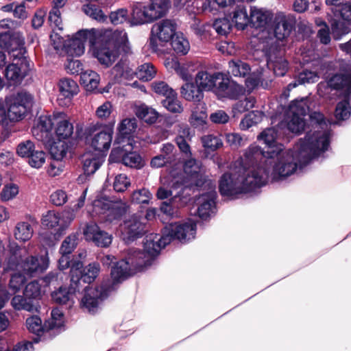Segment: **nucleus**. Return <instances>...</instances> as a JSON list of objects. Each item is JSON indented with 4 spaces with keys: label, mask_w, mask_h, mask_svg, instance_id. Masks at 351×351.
<instances>
[{
    "label": "nucleus",
    "mask_w": 351,
    "mask_h": 351,
    "mask_svg": "<svg viewBox=\"0 0 351 351\" xmlns=\"http://www.w3.org/2000/svg\"><path fill=\"white\" fill-rule=\"evenodd\" d=\"M328 147L327 130L306 135L293 149L280 145L275 149L264 152L259 146L251 145L234 162L230 172L221 176L219 192L222 196L235 199L265 186L269 178L273 181L284 180Z\"/></svg>",
    "instance_id": "1"
},
{
    "label": "nucleus",
    "mask_w": 351,
    "mask_h": 351,
    "mask_svg": "<svg viewBox=\"0 0 351 351\" xmlns=\"http://www.w3.org/2000/svg\"><path fill=\"white\" fill-rule=\"evenodd\" d=\"M196 223L192 219L182 223H170L165 228L162 235L150 234L145 238L143 252L136 249H128L130 260L134 268L143 270L151 265L162 247L176 239L181 243H186L195 239Z\"/></svg>",
    "instance_id": "2"
},
{
    "label": "nucleus",
    "mask_w": 351,
    "mask_h": 351,
    "mask_svg": "<svg viewBox=\"0 0 351 351\" xmlns=\"http://www.w3.org/2000/svg\"><path fill=\"white\" fill-rule=\"evenodd\" d=\"M126 251L124 258L117 262L112 268L111 280L103 283L100 287H87L84 289V295L81 300V307L90 313L97 312L103 300L109 293L117 289L119 285L129 276L140 271L139 268H134Z\"/></svg>",
    "instance_id": "3"
},
{
    "label": "nucleus",
    "mask_w": 351,
    "mask_h": 351,
    "mask_svg": "<svg viewBox=\"0 0 351 351\" xmlns=\"http://www.w3.org/2000/svg\"><path fill=\"white\" fill-rule=\"evenodd\" d=\"M101 38L97 45L92 46L93 54L98 61L106 66H110L121 54L127 56L132 53L128 35L123 30L112 31L99 29Z\"/></svg>",
    "instance_id": "4"
},
{
    "label": "nucleus",
    "mask_w": 351,
    "mask_h": 351,
    "mask_svg": "<svg viewBox=\"0 0 351 351\" xmlns=\"http://www.w3.org/2000/svg\"><path fill=\"white\" fill-rule=\"evenodd\" d=\"M10 256L4 271L15 269L28 276H33L45 270L48 267L45 258L29 254L25 247H20L12 242L9 244Z\"/></svg>",
    "instance_id": "5"
},
{
    "label": "nucleus",
    "mask_w": 351,
    "mask_h": 351,
    "mask_svg": "<svg viewBox=\"0 0 351 351\" xmlns=\"http://www.w3.org/2000/svg\"><path fill=\"white\" fill-rule=\"evenodd\" d=\"M101 38V32L99 29H82L78 31L75 36L67 40L66 43L62 38H58V34L51 36L53 47L58 51L65 49L66 52L71 56H80L85 51V43H88L90 47L97 45Z\"/></svg>",
    "instance_id": "6"
},
{
    "label": "nucleus",
    "mask_w": 351,
    "mask_h": 351,
    "mask_svg": "<svg viewBox=\"0 0 351 351\" xmlns=\"http://www.w3.org/2000/svg\"><path fill=\"white\" fill-rule=\"evenodd\" d=\"M195 83L202 90H213L222 97L236 99L241 90L239 86L231 84L228 77L220 72L200 71L196 74Z\"/></svg>",
    "instance_id": "7"
},
{
    "label": "nucleus",
    "mask_w": 351,
    "mask_h": 351,
    "mask_svg": "<svg viewBox=\"0 0 351 351\" xmlns=\"http://www.w3.org/2000/svg\"><path fill=\"white\" fill-rule=\"evenodd\" d=\"M10 123L18 122L25 118L33 105L31 94L21 91L8 96L4 99Z\"/></svg>",
    "instance_id": "8"
},
{
    "label": "nucleus",
    "mask_w": 351,
    "mask_h": 351,
    "mask_svg": "<svg viewBox=\"0 0 351 351\" xmlns=\"http://www.w3.org/2000/svg\"><path fill=\"white\" fill-rule=\"evenodd\" d=\"M263 51L267 58V65L277 76H283L288 69V62L285 58V49L278 43L270 39L263 47Z\"/></svg>",
    "instance_id": "9"
},
{
    "label": "nucleus",
    "mask_w": 351,
    "mask_h": 351,
    "mask_svg": "<svg viewBox=\"0 0 351 351\" xmlns=\"http://www.w3.org/2000/svg\"><path fill=\"white\" fill-rule=\"evenodd\" d=\"M309 99L307 97L293 101L289 106V113L291 114L289 121L288 129L293 133L300 134L306 125L304 117L309 112Z\"/></svg>",
    "instance_id": "10"
},
{
    "label": "nucleus",
    "mask_w": 351,
    "mask_h": 351,
    "mask_svg": "<svg viewBox=\"0 0 351 351\" xmlns=\"http://www.w3.org/2000/svg\"><path fill=\"white\" fill-rule=\"evenodd\" d=\"M23 35L19 32L0 33V48L5 49L14 59L21 60L26 53Z\"/></svg>",
    "instance_id": "11"
},
{
    "label": "nucleus",
    "mask_w": 351,
    "mask_h": 351,
    "mask_svg": "<svg viewBox=\"0 0 351 351\" xmlns=\"http://www.w3.org/2000/svg\"><path fill=\"white\" fill-rule=\"evenodd\" d=\"M165 14L154 4L134 3L132 5L131 24L132 25H143L152 23Z\"/></svg>",
    "instance_id": "12"
},
{
    "label": "nucleus",
    "mask_w": 351,
    "mask_h": 351,
    "mask_svg": "<svg viewBox=\"0 0 351 351\" xmlns=\"http://www.w3.org/2000/svg\"><path fill=\"white\" fill-rule=\"evenodd\" d=\"M145 219L138 214H134L126 219L121 226L122 238L129 243L140 238L146 232Z\"/></svg>",
    "instance_id": "13"
},
{
    "label": "nucleus",
    "mask_w": 351,
    "mask_h": 351,
    "mask_svg": "<svg viewBox=\"0 0 351 351\" xmlns=\"http://www.w3.org/2000/svg\"><path fill=\"white\" fill-rule=\"evenodd\" d=\"M77 274V270L73 268L71 269V284L69 287H60L58 290L52 292V300L59 304H67L71 306L73 304V296L77 291H80V287L77 285L79 281L77 275L76 274V280L74 274Z\"/></svg>",
    "instance_id": "14"
},
{
    "label": "nucleus",
    "mask_w": 351,
    "mask_h": 351,
    "mask_svg": "<svg viewBox=\"0 0 351 351\" xmlns=\"http://www.w3.org/2000/svg\"><path fill=\"white\" fill-rule=\"evenodd\" d=\"M217 193L214 189L208 192L202 193L196 199V203L198 205L197 215L203 220L213 216L216 213L215 199Z\"/></svg>",
    "instance_id": "15"
},
{
    "label": "nucleus",
    "mask_w": 351,
    "mask_h": 351,
    "mask_svg": "<svg viewBox=\"0 0 351 351\" xmlns=\"http://www.w3.org/2000/svg\"><path fill=\"white\" fill-rule=\"evenodd\" d=\"M83 234L86 241H92L95 245L101 247H108L112 241V235L102 230L93 222L86 225Z\"/></svg>",
    "instance_id": "16"
},
{
    "label": "nucleus",
    "mask_w": 351,
    "mask_h": 351,
    "mask_svg": "<svg viewBox=\"0 0 351 351\" xmlns=\"http://www.w3.org/2000/svg\"><path fill=\"white\" fill-rule=\"evenodd\" d=\"M73 219L74 216L70 212L59 213L49 210L43 216L41 223L43 226L49 228L58 227V230L62 231L68 227Z\"/></svg>",
    "instance_id": "17"
},
{
    "label": "nucleus",
    "mask_w": 351,
    "mask_h": 351,
    "mask_svg": "<svg viewBox=\"0 0 351 351\" xmlns=\"http://www.w3.org/2000/svg\"><path fill=\"white\" fill-rule=\"evenodd\" d=\"M176 23L170 19H163L155 23L152 28V34L162 43L170 41L176 34Z\"/></svg>",
    "instance_id": "18"
},
{
    "label": "nucleus",
    "mask_w": 351,
    "mask_h": 351,
    "mask_svg": "<svg viewBox=\"0 0 351 351\" xmlns=\"http://www.w3.org/2000/svg\"><path fill=\"white\" fill-rule=\"evenodd\" d=\"M274 23L275 37L279 40H282L288 37L291 32L295 25V19L290 14L285 15L283 13H278L275 17Z\"/></svg>",
    "instance_id": "19"
},
{
    "label": "nucleus",
    "mask_w": 351,
    "mask_h": 351,
    "mask_svg": "<svg viewBox=\"0 0 351 351\" xmlns=\"http://www.w3.org/2000/svg\"><path fill=\"white\" fill-rule=\"evenodd\" d=\"M82 267V263H78L76 265L73 266V268L77 270V275L79 278V281H77V285L80 287L82 282L84 283H91L97 277L100 272V265L98 263H91L85 267L82 271H80V267ZM75 279L76 280V273L74 274Z\"/></svg>",
    "instance_id": "20"
},
{
    "label": "nucleus",
    "mask_w": 351,
    "mask_h": 351,
    "mask_svg": "<svg viewBox=\"0 0 351 351\" xmlns=\"http://www.w3.org/2000/svg\"><path fill=\"white\" fill-rule=\"evenodd\" d=\"M83 169L87 176L93 175L104 162V156L101 153L88 152L82 156Z\"/></svg>",
    "instance_id": "21"
},
{
    "label": "nucleus",
    "mask_w": 351,
    "mask_h": 351,
    "mask_svg": "<svg viewBox=\"0 0 351 351\" xmlns=\"http://www.w3.org/2000/svg\"><path fill=\"white\" fill-rule=\"evenodd\" d=\"M322 65H317L313 70L304 69L299 73L297 79L288 84V91L295 88L299 84L315 83L318 81L321 73Z\"/></svg>",
    "instance_id": "22"
},
{
    "label": "nucleus",
    "mask_w": 351,
    "mask_h": 351,
    "mask_svg": "<svg viewBox=\"0 0 351 351\" xmlns=\"http://www.w3.org/2000/svg\"><path fill=\"white\" fill-rule=\"evenodd\" d=\"M328 84L334 89L342 90L344 97L349 96L351 94V65L348 73L335 75Z\"/></svg>",
    "instance_id": "23"
},
{
    "label": "nucleus",
    "mask_w": 351,
    "mask_h": 351,
    "mask_svg": "<svg viewBox=\"0 0 351 351\" xmlns=\"http://www.w3.org/2000/svg\"><path fill=\"white\" fill-rule=\"evenodd\" d=\"M54 120L56 123L55 132L59 140L62 141L69 138L73 132V126L66 119V114L64 113L54 114Z\"/></svg>",
    "instance_id": "24"
},
{
    "label": "nucleus",
    "mask_w": 351,
    "mask_h": 351,
    "mask_svg": "<svg viewBox=\"0 0 351 351\" xmlns=\"http://www.w3.org/2000/svg\"><path fill=\"white\" fill-rule=\"evenodd\" d=\"M58 88L60 93L58 99L61 101V97H62L66 100L63 104H60L65 105L70 101L74 95L77 94L79 90L77 84L71 78L61 79L58 83Z\"/></svg>",
    "instance_id": "25"
},
{
    "label": "nucleus",
    "mask_w": 351,
    "mask_h": 351,
    "mask_svg": "<svg viewBox=\"0 0 351 351\" xmlns=\"http://www.w3.org/2000/svg\"><path fill=\"white\" fill-rule=\"evenodd\" d=\"M207 112L205 104H197L191 110L189 121L195 128L203 130L207 128Z\"/></svg>",
    "instance_id": "26"
},
{
    "label": "nucleus",
    "mask_w": 351,
    "mask_h": 351,
    "mask_svg": "<svg viewBox=\"0 0 351 351\" xmlns=\"http://www.w3.org/2000/svg\"><path fill=\"white\" fill-rule=\"evenodd\" d=\"M112 134L113 131L111 129H106L95 134L91 143L95 149V152L101 153L108 150L111 145Z\"/></svg>",
    "instance_id": "27"
},
{
    "label": "nucleus",
    "mask_w": 351,
    "mask_h": 351,
    "mask_svg": "<svg viewBox=\"0 0 351 351\" xmlns=\"http://www.w3.org/2000/svg\"><path fill=\"white\" fill-rule=\"evenodd\" d=\"M271 18V14L263 8L252 7L250 9V23L256 28L265 26Z\"/></svg>",
    "instance_id": "28"
},
{
    "label": "nucleus",
    "mask_w": 351,
    "mask_h": 351,
    "mask_svg": "<svg viewBox=\"0 0 351 351\" xmlns=\"http://www.w3.org/2000/svg\"><path fill=\"white\" fill-rule=\"evenodd\" d=\"M311 123L313 127V131L308 132L306 135L313 134L317 131H325L328 132V143L330 144V138L331 136V131L330 130V125L331 123L329 121H326L324 115L318 112H314L309 114Z\"/></svg>",
    "instance_id": "29"
},
{
    "label": "nucleus",
    "mask_w": 351,
    "mask_h": 351,
    "mask_svg": "<svg viewBox=\"0 0 351 351\" xmlns=\"http://www.w3.org/2000/svg\"><path fill=\"white\" fill-rule=\"evenodd\" d=\"M181 95L187 101H199L203 98V93L199 86L192 82H186L181 87Z\"/></svg>",
    "instance_id": "30"
},
{
    "label": "nucleus",
    "mask_w": 351,
    "mask_h": 351,
    "mask_svg": "<svg viewBox=\"0 0 351 351\" xmlns=\"http://www.w3.org/2000/svg\"><path fill=\"white\" fill-rule=\"evenodd\" d=\"M189 200V198L187 197H182L180 193L176 194L173 195L169 203L164 202L162 204L160 210L165 214L173 217L176 215L174 208L184 206Z\"/></svg>",
    "instance_id": "31"
},
{
    "label": "nucleus",
    "mask_w": 351,
    "mask_h": 351,
    "mask_svg": "<svg viewBox=\"0 0 351 351\" xmlns=\"http://www.w3.org/2000/svg\"><path fill=\"white\" fill-rule=\"evenodd\" d=\"M232 21L235 23L237 29H243L250 23V17L247 15L245 7L243 5H237L232 12Z\"/></svg>",
    "instance_id": "32"
},
{
    "label": "nucleus",
    "mask_w": 351,
    "mask_h": 351,
    "mask_svg": "<svg viewBox=\"0 0 351 351\" xmlns=\"http://www.w3.org/2000/svg\"><path fill=\"white\" fill-rule=\"evenodd\" d=\"M135 114L137 117L150 124L155 123L158 118V112L145 104L136 106Z\"/></svg>",
    "instance_id": "33"
},
{
    "label": "nucleus",
    "mask_w": 351,
    "mask_h": 351,
    "mask_svg": "<svg viewBox=\"0 0 351 351\" xmlns=\"http://www.w3.org/2000/svg\"><path fill=\"white\" fill-rule=\"evenodd\" d=\"M99 81L100 77L99 74L92 70H86L81 73V84L85 86L88 91L95 90L99 85Z\"/></svg>",
    "instance_id": "34"
},
{
    "label": "nucleus",
    "mask_w": 351,
    "mask_h": 351,
    "mask_svg": "<svg viewBox=\"0 0 351 351\" xmlns=\"http://www.w3.org/2000/svg\"><path fill=\"white\" fill-rule=\"evenodd\" d=\"M26 327L27 330L38 336L43 333L49 334L47 324H42L41 319L37 315L31 316L26 319Z\"/></svg>",
    "instance_id": "35"
},
{
    "label": "nucleus",
    "mask_w": 351,
    "mask_h": 351,
    "mask_svg": "<svg viewBox=\"0 0 351 351\" xmlns=\"http://www.w3.org/2000/svg\"><path fill=\"white\" fill-rule=\"evenodd\" d=\"M277 136V130L274 128H269L263 130L258 136V139L263 141L267 146V151H271L272 149H275L276 146L280 145L276 143Z\"/></svg>",
    "instance_id": "36"
},
{
    "label": "nucleus",
    "mask_w": 351,
    "mask_h": 351,
    "mask_svg": "<svg viewBox=\"0 0 351 351\" xmlns=\"http://www.w3.org/2000/svg\"><path fill=\"white\" fill-rule=\"evenodd\" d=\"M64 314L62 311L58 308H54L51 311V318L47 323L49 335H51L53 330H61L64 327Z\"/></svg>",
    "instance_id": "37"
},
{
    "label": "nucleus",
    "mask_w": 351,
    "mask_h": 351,
    "mask_svg": "<svg viewBox=\"0 0 351 351\" xmlns=\"http://www.w3.org/2000/svg\"><path fill=\"white\" fill-rule=\"evenodd\" d=\"M12 307L17 311L25 310L29 312L34 311L36 309L33 300H29L25 295H15L11 300Z\"/></svg>",
    "instance_id": "38"
},
{
    "label": "nucleus",
    "mask_w": 351,
    "mask_h": 351,
    "mask_svg": "<svg viewBox=\"0 0 351 351\" xmlns=\"http://www.w3.org/2000/svg\"><path fill=\"white\" fill-rule=\"evenodd\" d=\"M264 113L259 110H253L245 116L240 123L241 130H247L250 128L261 122Z\"/></svg>",
    "instance_id": "39"
},
{
    "label": "nucleus",
    "mask_w": 351,
    "mask_h": 351,
    "mask_svg": "<svg viewBox=\"0 0 351 351\" xmlns=\"http://www.w3.org/2000/svg\"><path fill=\"white\" fill-rule=\"evenodd\" d=\"M171 40L172 48L177 54L185 55L189 52L190 45L182 34H176Z\"/></svg>",
    "instance_id": "40"
},
{
    "label": "nucleus",
    "mask_w": 351,
    "mask_h": 351,
    "mask_svg": "<svg viewBox=\"0 0 351 351\" xmlns=\"http://www.w3.org/2000/svg\"><path fill=\"white\" fill-rule=\"evenodd\" d=\"M14 234L16 240L26 241L32 237L33 229L29 223L19 222L16 225Z\"/></svg>",
    "instance_id": "41"
},
{
    "label": "nucleus",
    "mask_w": 351,
    "mask_h": 351,
    "mask_svg": "<svg viewBox=\"0 0 351 351\" xmlns=\"http://www.w3.org/2000/svg\"><path fill=\"white\" fill-rule=\"evenodd\" d=\"M251 70L250 64L241 60L229 62V72L234 76L245 77Z\"/></svg>",
    "instance_id": "42"
},
{
    "label": "nucleus",
    "mask_w": 351,
    "mask_h": 351,
    "mask_svg": "<svg viewBox=\"0 0 351 351\" xmlns=\"http://www.w3.org/2000/svg\"><path fill=\"white\" fill-rule=\"evenodd\" d=\"M137 128L135 118H126L119 124L118 131L120 136L130 138V136L135 132Z\"/></svg>",
    "instance_id": "43"
},
{
    "label": "nucleus",
    "mask_w": 351,
    "mask_h": 351,
    "mask_svg": "<svg viewBox=\"0 0 351 351\" xmlns=\"http://www.w3.org/2000/svg\"><path fill=\"white\" fill-rule=\"evenodd\" d=\"M50 154L54 160H61L66 154L69 149L67 143L59 140L58 142L50 143Z\"/></svg>",
    "instance_id": "44"
},
{
    "label": "nucleus",
    "mask_w": 351,
    "mask_h": 351,
    "mask_svg": "<svg viewBox=\"0 0 351 351\" xmlns=\"http://www.w3.org/2000/svg\"><path fill=\"white\" fill-rule=\"evenodd\" d=\"M156 73V71L152 64L145 63L138 67L136 75L138 79L147 82L151 80L155 76Z\"/></svg>",
    "instance_id": "45"
},
{
    "label": "nucleus",
    "mask_w": 351,
    "mask_h": 351,
    "mask_svg": "<svg viewBox=\"0 0 351 351\" xmlns=\"http://www.w3.org/2000/svg\"><path fill=\"white\" fill-rule=\"evenodd\" d=\"M162 104L167 110L173 113H181L183 111V107L177 98L176 93L163 99Z\"/></svg>",
    "instance_id": "46"
},
{
    "label": "nucleus",
    "mask_w": 351,
    "mask_h": 351,
    "mask_svg": "<svg viewBox=\"0 0 351 351\" xmlns=\"http://www.w3.org/2000/svg\"><path fill=\"white\" fill-rule=\"evenodd\" d=\"M203 147L210 151H215L221 147L223 145L219 136L214 134H206L201 138Z\"/></svg>",
    "instance_id": "47"
},
{
    "label": "nucleus",
    "mask_w": 351,
    "mask_h": 351,
    "mask_svg": "<svg viewBox=\"0 0 351 351\" xmlns=\"http://www.w3.org/2000/svg\"><path fill=\"white\" fill-rule=\"evenodd\" d=\"M348 97H345V99L339 102L335 109V117L339 120L348 119L351 114V109L348 101Z\"/></svg>",
    "instance_id": "48"
},
{
    "label": "nucleus",
    "mask_w": 351,
    "mask_h": 351,
    "mask_svg": "<svg viewBox=\"0 0 351 351\" xmlns=\"http://www.w3.org/2000/svg\"><path fill=\"white\" fill-rule=\"evenodd\" d=\"M255 99L252 97H246L244 99L239 100L232 107L234 117L241 114L254 106Z\"/></svg>",
    "instance_id": "49"
},
{
    "label": "nucleus",
    "mask_w": 351,
    "mask_h": 351,
    "mask_svg": "<svg viewBox=\"0 0 351 351\" xmlns=\"http://www.w3.org/2000/svg\"><path fill=\"white\" fill-rule=\"evenodd\" d=\"M82 10L87 16L97 21H104L106 19L103 11L96 5L91 3L84 5Z\"/></svg>",
    "instance_id": "50"
},
{
    "label": "nucleus",
    "mask_w": 351,
    "mask_h": 351,
    "mask_svg": "<svg viewBox=\"0 0 351 351\" xmlns=\"http://www.w3.org/2000/svg\"><path fill=\"white\" fill-rule=\"evenodd\" d=\"M125 212V207L121 202H112L111 206L106 215L105 218L107 221H112L121 217Z\"/></svg>",
    "instance_id": "51"
},
{
    "label": "nucleus",
    "mask_w": 351,
    "mask_h": 351,
    "mask_svg": "<svg viewBox=\"0 0 351 351\" xmlns=\"http://www.w3.org/2000/svg\"><path fill=\"white\" fill-rule=\"evenodd\" d=\"M77 244V236L75 234H71L65 238L60 248L62 255H69L75 250Z\"/></svg>",
    "instance_id": "52"
},
{
    "label": "nucleus",
    "mask_w": 351,
    "mask_h": 351,
    "mask_svg": "<svg viewBox=\"0 0 351 351\" xmlns=\"http://www.w3.org/2000/svg\"><path fill=\"white\" fill-rule=\"evenodd\" d=\"M122 163L125 166L139 169L143 166L141 156L136 152L125 153Z\"/></svg>",
    "instance_id": "53"
},
{
    "label": "nucleus",
    "mask_w": 351,
    "mask_h": 351,
    "mask_svg": "<svg viewBox=\"0 0 351 351\" xmlns=\"http://www.w3.org/2000/svg\"><path fill=\"white\" fill-rule=\"evenodd\" d=\"M152 88L154 93L165 98L176 93L175 90L164 81H154L152 84Z\"/></svg>",
    "instance_id": "54"
},
{
    "label": "nucleus",
    "mask_w": 351,
    "mask_h": 351,
    "mask_svg": "<svg viewBox=\"0 0 351 351\" xmlns=\"http://www.w3.org/2000/svg\"><path fill=\"white\" fill-rule=\"evenodd\" d=\"M5 75L8 80L12 82L14 84L20 82L23 77L21 69L15 63L7 66Z\"/></svg>",
    "instance_id": "55"
},
{
    "label": "nucleus",
    "mask_w": 351,
    "mask_h": 351,
    "mask_svg": "<svg viewBox=\"0 0 351 351\" xmlns=\"http://www.w3.org/2000/svg\"><path fill=\"white\" fill-rule=\"evenodd\" d=\"M111 200L107 197H101L93 202V211L98 215H104V217L107 214L112 204Z\"/></svg>",
    "instance_id": "56"
},
{
    "label": "nucleus",
    "mask_w": 351,
    "mask_h": 351,
    "mask_svg": "<svg viewBox=\"0 0 351 351\" xmlns=\"http://www.w3.org/2000/svg\"><path fill=\"white\" fill-rule=\"evenodd\" d=\"M213 28L220 35H226L232 27V23L227 18L217 19L213 24Z\"/></svg>",
    "instance_id": "57"
},
{
    "label": "nucleus",
    "mask_w": 351,
    "mask_h": 351,
    "mask_svg": "<svg viewBox=\"0 0 351 351\" xmlns=\"http://www.w3.org/2000/svg\"><path fill=\"white\" fill-rule=\"evenodd\" d=\"M33 136L39 141L44 143L45 144H50L52 143L53 134L52 132L45 130L43 128L39 127H35L32 130Z\"/></svg>",
    "instance_id": "58"
},
{
    "label": "nucleus",
    "mask_w": 351,
    "mask_h": 351,
    "mask_svg": "<svg viewBox=\"0 0 351 351\" xmlns=\"http://www.w3.org/2000/svg\"><path fill=\"white\" fill-rule=\"evenodd\" d=\"M151 197V193L146 189H142L134 191L131 199L132 202L136 204H148Z\"/></svg>",
    "instance_id": "59"
},
{
    "label": "nucleus",
    "mask_w": 351,
    "mask_h": 351,
    "mask_svg": "<svg viewBox=\"0 0 351 351\" xmlns=\"http://www.w3.org/2000/svg\"><path fill=\"white\" fill-rule=\"evenodd\" d=\"M24 295L29 300L37 299L40 295V285L34 280L28 283L24 291Z\"/></svg>",
    "instance_id": "60"
},
{
    "label": "nucleus",
    "mask_w": 351,
    "mask_h": 351,
    "mask_svg": "<svg viewBox=\"0 0 351 351\" xmlns=\"http://www.w3.org/2000/svg\"><path fill=\"white\" fill-rule=\"evenodd\" d=\"M49 22L50 25L58 30H62V21L61 19V13L58 8H53L49 14Z\"/></svg>",
    "instance_id": "61"
},
{
    "label": "nucleus",
    "mask_w": 351,
    "mask_h": 351,
    "mask_svg": "<svg viewBox=\"0 0 351 351\" xmlns=\"http://www.w3.org/2000/svg\"><path fill=\"white\" fill-rule=\"evenodd\" d=\"M226 138L227 143L234 149L244 146L247 143V138H243L238 133L227 134Z\"/></svg>",
    "instance_id": "62"
},
{
    "label": "nucleus",
    "mask_w": 351,
    "mask_h": 351,
    "mask_svg": "<svg viewBox=\"0 0 351 351\" xmlns=\"http://www.w3.org/2000/svg\"><path fill=\"white\" fill-rule=\"evenodd\" d=\"M29 164L34 168H40L45 161V154L43 151L35 150L28 157Z\"/></svg>",
    "instance_id": "63"
},
{
    "label": "nucleus",
    "mask_w": 351,
    "mask_h": 351,
    "mask_svg": "<svg viewBox=\"0 0 351 351\" xmlns=\"http://www.w3.org/2000/svg\"><path fill=\"white\" fill-rule=\"evenodd\" d=\"M337 17L341 19L343 21L351 24V1H347L340 6V8L337 10Z\"/></svg>",
    "instance_id": "64"
}]
</instances>
